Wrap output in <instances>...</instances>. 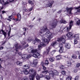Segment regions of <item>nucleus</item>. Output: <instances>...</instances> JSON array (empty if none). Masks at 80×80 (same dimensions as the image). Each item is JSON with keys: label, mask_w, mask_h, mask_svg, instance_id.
<instances>
[{"label": "nucleus", "mask_w": 80, "mask_h": 80, "mask_svg": "<svg viewBox=\"0 0 80 80\" xmlns=\"http://www.w3.org/2000/svg\"><path fill=\"white\" fill-rule=\"evenodd\" d=\"M32 9H33V8H30L29 9V11L30 12L31 11H32Z\"/></svg>", "instance_id": "obj_61"}, {"label": "nucleus", "mask_w": 80, "mask_h": 80, "mask_svg": "<svg viewBox=\"0 0 80 80\" xmlns=\"http://www.w3.org/2000/svg\"><path fill=\"white\" fill-rule=\"evenodd\" d=\"M45 63L46 65H48V64H49V62H48V61L47 60H46L45 61Z\"/></svg>", "instance_id": "obj_41"}, {"label": "nucleus", "mask_w": 80, "mask_h": 80, "mask_svg": "<svg viewBox=\"0 0 80 80\" xmlns=\"http://www.w3.org/2000/svg\"><path fill=\"white\" fill-rule=\"evenodd\" d=\"M18 19H16V21H17L18 20H20L21 19V15L20 14H18Z\"/></svg>", "instance_id": "obj_16"}, {"label": "nucleus", "mask_w": 80, "mask_h": 80, "mask_svg": "<svg viewBox=\"0 0 80 80\" xmlns=\"http://www.w3.org/2000/svg\"><path fill=\"white\" fill-rule=\"evenodd\" d=\"M66 9L67 10L68 12H69V14H72V10H73V8H67Z\"/></svg>", "instance_id": "obj_8"}, {"label": "nucleus", "mask_w": 80, "mask_h": 80, "mask_svg": "<svg viewBox=\"0 0 80 80\" xmlns=\"http://www.w3.org/2000/svg\"><path fill=\"white\" fill-rule=\"evenodd\" d=\"M39 33L43 35V36L41 35L42 37V42L45 44H48L49 42L47 39L45 38L44 35H45L46 37L49 40L52 39L53 37L52 34L48 31V30L46 26H44L40 30Z\"/></svg>", "instance_id": "obj_1"}, {"label": "nucleus", "mask_w": 80, "mask_h": 80, "mask_svg": "<svg viewBox=\"0 0 80 80\" xmlns=\"http://www.w3.org/2000/svg\"><path fill=\"white\" fill-rule=\"evenodd\" d=\"M25 75H28L29 73V72L26 70H25L23 71Z\"/></svg>", "instance_id": "obj_24"}, {"label": "nucleus", "mask_w": 80, "mask_h": 80, "mask_svg": "<svg viewBox=\"0 0 80 80\" xmlns=\"http://www.w3.org/2000/svg\"><path fill=\"white\" fill-rule=\"evenodd\" d=\"M54 2V1H52L51 2V3H49V4H48V7H50V8H51L52 7V4Z\"/></svg>", "instance_id": "obj_20"}, {"label": "nucleus", "mask_w": 80, "mask_h": 80, "mask_svg": "<svg viewBox=\"0 0 80 80\" xmlns=\"http://www.w3.org/2000/svg\"><path fill=\"white\" fill-rule=\"evenodd\" d=\"M48 73L49 75H51V76H52V77H54V72H53V71H50Z\"/></svg>", "instance_id": "obj_11"}, {"label": "nucleus", "mask_w": 80, "mask_h": 80, "mask_svg": "<svg viewBox=\"0 0 80 80\" xmlns=\"http://www.w3.org/2000/svg\"><path fill=\"white\" fill-rule=\"evenodd\" d=\"M43 65H44V63H43V62H42L41 63V66H42V67H43V66H44Z\"/></svg>", "instance_id": "obj_51"}, {"label": "nucleus", "mask_w": 80, "mask_h": 80, "mask_svg": "<svg viewBox=\"0 0 80 80\" xmlns=\"http://www.w3.org/2000/svg\"><path fill=\"white\" fill-rule=\"evenodd\" d=\"M15 70L16 72H18V71H20V68H16Z\"/></svg>", "instance_id": "obj_37"}, {"label": "nucleus", "mask_w": 80, "mask_h": 80, "mask_svg": "<svg viewBox=\"0 0 80 80\" xmlns=\"http://www.w3.org/2000/svg\"><path fill=\"white\" fill-rule=\"evenodd\" d=\"M8 18L10 19H12V16H9Z\"/></svg>", "instance_id": "obj_56"}, {"label": "nucleus", "mask_w": 80, "mask_h": 80, "mask_svg": "<svg viewBox=\"0 0 80 80\" xmlns=\"http://www.w3.org/2000/svg\"><path fill=\"white\" fill-rule=\"evenodd\" d=\"M78 43V41H77V40L76 39H75L74 40V44L75 45V44H77Z\"/></svg>", "instance_id": "obj_36"}, {"label": "nucleus", "mask_w": 80, "mask_h": 80, "mask_svg": "<svg viewBox=\"0 0 80 80\" xmlns=\"http://www.w3.org/2000/svg\"><path fill=\"white\" fill-rule=\"evenodd\" d=\"M63 50H64L63 48H60V49L59 50V52L60 53H62V52H63Z\"/></svg>", "instance_id": "obj_26"}, {"label": "nucleus", "mask_w": 80, "mask_h": 80, "mask_svg": "<svg viewBox=\"0 0 80 80\" xmlns=\"http://www.w3.org/2000/svg\"><path fill=\"white\" fill-rule=\"evenodd\" d=\"M76 67H77L78 68L80 66V63H78L76 64Z\"/></svg>", "instance_id": "obj_43"}, {"label": "nucleus", "mask_w": 80, "mask_h": 80, "mask_svg": "<svg viewBox=\"0 0 80 80\" xmlns=\"http://www.w3.org/2000/svg\"><path fill=\"white\" fill-rule=\"evenodd\" d=\"M45 78L47 80H49L50 79V77L48 76H45Z\"/></svg>", "instance_id": "obj_25"}, {"label": "nucleus", "mask_w": 80, "mask_h": 80, "mask_svg": "<svg viewBox=\"0 0 80 80\" xmlns=\"http://www.w3.org/2000/svg\"><path fill=\"white\" fill-rule=\"evenodd\" d=\"M1 31L3 33V35H4L5 37L7 35V32H5V31L2 29H1Z\"/></svg>", "instance_id": "obj_22"}, {"label": "nucleus", "mask_w": 80, "mask_h": 80, "mask_svg": "<svg viewBox=\"0 0 80 80\" xmlns=\"http://www.w3.org/2000/svg\"><path fill=\"white\" fill-rule=\"evenodd\" d=\"M65 38H66V36H63L61 38L58 39L57 41L58 42H62L63 43H65Z\"/></svg>", "instance_id": "obj_6"}, {"label": "nucleus", "mask_w": 80, "mask_h": 80, "mask_svg": "<svg viewBox=\"0 0 80 80\" xmlns=\"http://www.w3.org/2000/svg\"><path fill=\"white\" fill-rule=\"evenodd\" d=\"M32 40H33V39H32V38H29L26 40V41L28 42V43H30V42H31V41H32Z\"/></svg>", "instance_id": "obj_21"}, {"label": "nucleus", "mask_w": 80, "mask_h": 80, "mask_svg": "<svg viewBox=\"0 0 80 80\" xmlns=\"http://www.w3.org/2000/svg\"><path fill=\"white\" fill-rule=\"evenodd\" d=\"M17 64L18 65H19V66H22V62H20L19 61H18L17 62Z\"/></svg>", "instance_id": "obj_23"}, {"label": "nucleus", "mask_w": 80, "mask_h": 80, "mask_svg": "<svg viewBox=\"0 0 80 80\" xmlns=\"http://www.w3.org/2000/svg\"><path fill=\"white\" fill-rule=\"evenodd\" d=\"M69 26L68 27H66L64 28L62 30V31H67L68 32L70 31V30L72 28V27L73 25V21H71L69 22Z\"/></svg>", "instance_id": "obj_4"}, {"label": "nucleus", "mask_w": 80, "mask_h": 80, "mask_svg": "<svg viewBox=\"0 0 80 80\" xmlns=\"http://www.w3.org/2000/svg\"><path fill=\"white\" fill-rule=\"evenodd\" d=\"M61 55H58L56 57V60H60V59L62 58L61 57Z\"/></svg>", "instance_id": "obj_13"}, {"label": "nucleus", "mask_w": 80, "mask_h": 80, "mask_svg": "<svg viewBox=\"0 0 80 80\" xmlns=\"http://www.w3.org/2000/svg\"><path fill=\"white\" fill-rule=\"evenodd\" d=\"M53 72L54 73V77H55V75H58V72L56 70H54Z\"/></svg>", "instance_id": "obj_15"}, {"label": "nucleus", "mask_w": 80, "mask_h": 80, "mask_svg": "<svg viewBox=\"0 0 80 80\" xmlns=\"http://www.w3.org/2000/svg\"><path fill=\"white\" fill-rule=\"evenodd\" d=\"M32 43H33V44H35L36 42L35 41H33Z\"/></svg>", "instance_id": "obj_64"}, {"label": "nucleus", "mask_w": 80, "mask_h": 80, "mask_svg": "<svg viewBox=\"0 0 80 80\" xmlns=\"http://www.w3.org/2000/svg\"><path fill=\"white\" fill-rule=\"evenodd\" d=\"M32 56V55L30 54L28 55L27 54H23L22 56V58L23 59H26V58H28L30 57H31Z\"/></svg>", "instance_id": "obj_7"}, {"label": "nucleus", "mask_w": 80, "mask_h": 80, "mask_svg": "<svg viewBox=\"0 0 80 80\" xmlns=\"http://www.w3.org/2000/svg\"><path fill=\"white\" fill-rule=\"evenodd\" d=\"M3 78L2 76H1V77L0 78V80H3Z\"/></svg>", "instance_id": "obj_58"}, {"label": "nucleus", "mask_w": 80, "mask_h": 80, "mask_svg": "<svg viewBox=\"0 0 80 80\" xmlns=\"http://www.w3.org/2000/svg\"><path fill=\"white\" fill-rule=\"evenodd\" d=\"M79 78V76H77L75 77V78H74V80H78Z\"/></svg>", "instance_id": "obj_39"}, {"label": "nucleus", "mask_w": 80, "mask_h": 80, "mask_svg": "<svg viewBox=\"0 0 80 80\" xmlns=\"http://www.w3.org/2000/svg\"><path fill=\"white\" fill-rule=\"evenodd\" d=\"M55 52H56V50H54L52 51L51 52V55H53V54L54 53H55Z\"/></svg>", "instance_id": "obj_40"}, {"label": "nucleus", "mask_w": 80, "mask_h": 80, "mask_svg": "<svg viewBox=\"0 0 80 80\" xmlns=\"http://www.w3.org/2000/svg\"><path fill=\"white\" fill-rule=\"evenodd\" d=\"M3 2H4L6 4H8L9 3V2L7 1H6V2H5V1H4V0H3Z\"/></svg>", "instance_id": "obj_55"}, {"label": "nucleus", "mask_w": 80, "mask_h": 80, "mask_svg": "<svg viewBox=\"0 0 80 80\" xmlns=\"http://www.w3.org/2000/svg\"><path fill=\"white\" fill-rule=\"evenodd\" d=\"M72 33L70 32L68 33V34H67L66 35V36L69 38H70L72 37Z\"/></svg>", "instance_id": "obj_10"}, {"label": "nucleus", "mask_w": 80, "mask_h": 80, "mask_svg": "<svg viewBox=\"0 0 80 80\" xmlns=\"http://www.w3.org/2000/svg\"><path fill=\"white\" fill-rule=\"evenodd\" d=\"M40 76H38V75H37L36 77L37 80H40Z\"/></svg>", "instance_id": "obj_34"}, {"label": "nucleus", "mask_w": 80, "mask_h": 80, "mask_svg": "<svg viewBox=\"0 0 80 80\" xmlns=\"http://www.w3.org/2000/svg\"><path fill=\"white\" fill-rule=\"evenodd\" d=\"M60 68H61V69H64V68H65V67L64 66L62 65L60 66Z\"/></svg>", "instance_id": "obj_45"}, {"label": "nucleus", "mask_w": 80, "mask_h": 80, "mask_svg": "<svg viewBox=\"0 0 80 80\" xmlns=\"http://www.w3.org/2000/svg\"><path fill=\"white\" fill-rule=\"evenodd\" d=\"M48 73V70L44 71L42 72V73L43 74H47Z\"/></svg>", "instance_id": "obj_29"}, {"label": "nucleus", "mask_w": 80, "mask_h": 80, "mask_svg": "<svg viewBox=\"0 0 80 80\" xmlns=\"http://www.w3.org/2000/svg\"><path fill=\"white\" fill-rule=\"evenodd\" d=\"M60 22L61 23H64V24H65L66 23H67V22H66V21L63 19H61V20L60 21Z\"/></svg>", "instance_id": "obj_28"}, {"label": "nucleus", "mask_w": 80, "mask_h": 80, "mask_svg": "<svg viewBox=\"0 0 80 80\" xmlns=\"http://www.w3.org/2000/svg\"><path fill=\"white\" fill-rule=\"evenodd\" d=\"M33 67H35V66H36V65H35V64H33V63L32 64V65L31 66Z\"/></svg>", "instance_id": "obj_63"}, {"label": "nucleus", "mask_w": 80, "mask_h": 80, "mask_svg": "<svg viewBox=\"0 0 80 80\" xmlns=\"http://www.w3.org/2000/svg\"><path fill=\"white\" fill-rule=\"evenodd\" d=\"M58 43L57 42V41H54L51 44V46H52V47H55V45H57Z\"/></svg>", "instance_id": "obj_14"}, {"label": "nucleus", "mask_w": 80, "mask_h": 80, "mask_svg": "<svg viewBox=\"0 0 80 80\" xmlns=\"http://www.w3.org/2000/svg\"><path fill=\"white\" fill-rule=\"evenodd\" d=\"M79 37V36L78 34H76L74 36V38H75V39H78Z\"/></svg>", "instance_id": "obj_30"}, {"label": "nucleus", "mask_w": 80, "mask_h": 80, "mask_svg": "<svg viewBox=\"0 0 80 80\" xmlns=\"http://www.w3.org/2000/svg\"><path fill=\"white\" fill-rule=\"evenodd\" d=\"M62 75H65V71H62Z\"/></svg>", "instance_id": "obj_46"}, {"label": "nucleus", "mask_w": 80, "mask_h": 80, "mask_svg": "<svg viewBox=\"0 0 80 80\" xmlns=\"http://www.w3.org/2000/svg\"><path fill=\"white\" fill-rule=\"evenodd\" d=\"M49 60L50 61V62H54L55 60V58L53 57L51 58H49Z\"/></svg>", "instance_id": "obj_27"}, {"label": "nucleus", "mask_w": 80, "mask_h": 80, "mask_svg": "<svg viewBox=\"0 0 80 80\" xmlns=\"http://www.w3.org/2000/svg\"><path fill=\"white\" fill-rule=\"evenodd\" d=\"M11 32L10 31V30L9 31L8 33V37H10V33H11Z\"/></svg>", "instance_id": "obj_54"}, {"label": "nucleus", "mask_w": 80, "mask_h": 80, "mask_svg": "<svg viewBox=\"0 0 80 80\" xmlns=\"http://www.w3.org/2000/svg\"><path fill=\"white\" fill-rule=\"evenodd\" d=\"M39 77L40 78H43V75L42 74H40Z\"/></svg>", "instance_id": "obj_49"}, {"label": "nucleus", "mask_w": 80, "mask_h": 80, "mask_svg": "<svg viewBox=\"0 0 80 80\" xmlns=\"http://www.w3.org/2000/svg\"><path fill=\"white\" fill-rule=\"evenodd\" d=\"M57 23H58V21L55 20L53 21L52 24H50V25H51L52 28H54L56 27L57 25Z\"/></svg>", "instance_id": "obj_5"}, {"label": "nucleus", "mask_w": 80, "mask_h": 80, "mask_svg": "<svg viewBox=\"0 0 80 80\" xmlns=\"http://www.w3.org/2000/svg\"><path fill=\"white\" fill-rule=\"evenodd\" d=\"M15 46L16 48V51L17 52H18V48H20V47H18V44L17 43L15 44Z\"/></svg>", "instance_id": "obj_12"}, {"label": "nucleus", "mask_w": 80, "mask_h": 80, "mask_svg": "<svg viewBox=\"0 0 80 80\" xmlns=\"http://www.w3.org/2000/svg\"><path fill=\"white\" fill-rule=\"evenodd\" d=\"M3 47H2L0 48V50H3Z\"/></svg>", "instance_id": "obj_60"}, {"label": "nucleus", "mask_w": 80, "mask_h": 80, "mask_svg": "<svg viewBox=\"0 0 80 80\" xmlns=\"http://www.w3.org/2000/svg\"><path fill=\"white\" fill-rule=\"evenodd\" d=\"M71 46L70 44L68 43H67L65 45V47L67 48H70Z\"/></svg>", "instance_id": "obj_19"}, {"label": "nucleus", "mask_w": 80, "mask_h": 80, "mask_svg": "<svg viewBox=\"0 0 80 80\" xmlns=\"http://www.w3.org/2000/svg\"><path fill=\"white\" fill-rule=\"evenodd\" d=\"M47 53H48L50 50V47H49L48 48H47Z\"/></svg>", "instance_id": "obj_32"}, {"label": "nucleus", "mask_w": 80, "mask_h": 80, "mask_svg": "<svg viewBox=\"0 0 80 80\" xmlns=\"http://www.w3.org/2000/svg\"><path fill=\"white\" fill-rule=\"evenodd\" d=\"M28 2H29V3H30V4H31V5H32V4L33 3L32 1L30 0H29L28 1Z\"/></svg>", "instance_id": "obj_47"}, {"label": "nucleus", "mask_w": 80, "mask_h": 80, "mask_svg": "<svg viewBox=\"0 0 80 80\" xmlns=\"http://www.w3.org/2000/svg\"><path fill=\"white\" fill-rule=\"evenodd\" d=\"M0 18H1V19L2 20H3L4 19L3 18V16H2V14H0Z\"/></svg>", "instance_id": "obj_42"}, {"label": "nucleus", "mask_w": 80, "mask_h": 80, "mask_svg": "<svg viewBox=\"0 0 80 80\" xmlns=\"http://www.w3.org/2000/svg\"><path fill=\"white\" fill-rule=\"evenodd\" d=\"M33 67H35V66H36V65H35V64H33V63L32 64V65L31 66Z\"/></svg>", "instance_id": "obj_62"}, {"label": "nucleus", "mask_w": 80, "mask_h": 80, "mask_svg": "<svg viewBox=\"0 0 80 80\" xmlns=\"http://www.w3.org/2000/svg\"><path fill=\"white\" fill-rule=\"evenodd\" d=\"M23 68L24 69L27 70V69H28V68H30V65H29L28 64H26L24 65L23 66Z\"/></svg>", "instance_id": "obj_9"}, {"label": "nucleus", "mask_w": 80, "mask_h": 80, "mask_svg": "<svg viewBox=\"0 0 80 80\" xmlns=\"http://www.w3.org/2000/svg\"><path fill=\"white\" fill-rule=\"evenodd\" d=\"M29 73L31 74L29 76V78L30 80H34V77H35L37 74V71L35 69L31 68L29 70ZM19 80H29L28 78L27 77H24L22 79L21 78L19 79Z\"/></svg>", "instance_id": "obj_3"}, {"label": "nucleus", "mask_w": 80, "mask_h": 80, "mask_svg": "<svg viewBox=\"0 0 80 80\" xmlns=\"http://www.w3.org/2000/svg\"><path fill=\"white\" fill-rule=\"evenodd\" d=\"M72 58H73L75 59L77 58V56H76L75 55L73 54L72 55Z\"/></svg>", "instance_id": "obj_33"}, {"label": "nucleus", "mask_w": 80, "mask_h": 80, "mask_svg": "<svg viewBox=\"0 0 80 80\" xmlns=\"http://www.w3.org/2000/svg\"><path fill=\"white\" fill-rule=\"evenodd\" d=\"M62 12V10H60L58 12V13H61Z\"/></svg>", "instance_id": "obj_57"}, {"label": "nucleus", "mask_w": 80, "mask_h": 80, "mask_svg": "<svg viewBox=\"0 0 80 80\" xmlns=\"http://www.w3.org/2000/svg\"><path fill=\"white\" fill-rule=\"evenodd\" d=\"M22 45H24L25 44H26V42H22Z\"/></svg>", "instance_id": "obj_48"}, {"label": "nucleus", "mask_w": 80, "mask_h": 80, "mask_svg": "<svg viewBox=\"0 0 80 80\" xmlns=\"http://www.w3.org/2000/svg\"><path fill=\"white\" fill-rule=\"evenodd\" d=\"M29 27H30V28H32L33 27V25H30L29 26Z\"/></svg>", "instance_id": "obj_59"}, {"label": "nucleus", "mask_w": 80, "mask_h": 80, "mask_svg": "<svg viewBox=\"0 0 80 80\" xmlns=\"http://www.w3.org/2000/svg\"><path fill=\"white\" fill-rule=\"evenodd\" d=\"M35 41H36L37 42H40V40L38 39L37 38H35Z\"/></svg>", "instance_id": "obj_44"}, {"label": "nucleus", "mask_w": 80, "mask_h": 80, "mask_svg": "<svg viewBox=\"0 0 80 80\" xmlns=\"http://www.w3.org/2000/svg\"><path fill=\"white\" fill-rule=\"evenodd\" d=\"M42 68H43V70H46V69H47V68H46V67H45V66H42Z\"/></svg>", "instance_id": "obj_50"}, {"label": "nucleus", "mask_w": 80, "mask_h": 80, "mask_svg": "<svg viewBox=\"0 0 80 80\" xmlns=\"http://www.w3.org/2000/svg\"><path fill=\"white\" fill-rule=\"evenodd\" d=\"M67 63L68 67H71L72 65V62L70 61H67Z\"/></svg>", "instance_id": "obj_18"}, {"label": "nucleus", "mask_w": 80, "mask_h": 80, "mask_svg": "<svg viewBox=\"0 0 80 80\" xmlns=\"http://www.w3.org/2000/svg\"><path fill=\"white\" fill-rule=\"evenodd\" d=\"M23 29L24 31H26V30H28V28H23Z\"/></svg>", "instance_id": "obj_52"}, {"label": "nucleus", "mask_w": 80, "mask_h": 80, "mask_svg": "<svg viewBox=\"0 0 80 80\" xmlns=\"http://www.w3.org/2000/svg\"><path fill=\"white\" fill-rule=\"evenodd\" d=\"M72 77L70 76H68L67 78H66V80H71Z\"/></svg>", "instance_id": "obj_31"}, {"label": "nucleus", "mask_w": 80, "mask_h": 80, "mask_svg": "<svg viewBox=\"0 0 80 80\" xmlns=\"http://www.w3.org/2000/svg\"><path fill=\"white\" fill-rule=\"evenodd\" d=\"M42 46L45 47V46H46V45L43 42H41L40 43V45H38V50H33V48H29L28 49V53H37V54H33V56L35 58H38V56H40V53H39L40 52V50L42 48Z\"/></svg>", "instance_id": "obj_2"}, {"label": "nucleus", "mask_w": 80, "mask_h": 80, "mask_svg": "<svg viewBox=\"0 0 80 80\" xmlns=\"http://www.w3.org/2000/svg\"><path fill=\"white\" fill-rule=\"evenodd\" d=\"M78 71V70L77 69H76L73 71V72L74 73H77Z\"/></svg>", "instance_id": "obj_53"}, {"label": "nucleus", "mask_w": 80, "mask_h": 80, "mask_svg": "<svg viewBox=\"0 0 80 80\" xmlns=\"http://www.w3.org/2000/svg\"><path fill=\"white\" fill-rule=\"evenodd\" d=\"M77 24L78 25H80V20L77 21Z\"/></svg>", "instance_id": "obj_38"}, {"label": "nucleus", "mask_w": 80, "mask_h": 80, "mask_svg": "<svg viewBox=\"0 0 80 80\" xmlns=\"http://www.w3.org/2000/svg\"><path fill=\"white\" fill-rule=\"evenodd\" d=\"M33 65H35L36 66L37 65V63H38V60L37 59H35L33 60Z\"/></svg>", "instance_id": "obj_17"}, {"label": "nucleus", "mask_w": 80, "mask_h": 80, "mask_svg": "<svg viewBox=\"0 0 80 80\" xmlns=\"http://www.w3.org/2000/svg\"><path fill=\"white\" fill-rule=\"evenodd\" d=\"M59 47H60V48H63V44H62V43H59Z\"/></svg>", "instance_id": "obj_35"}]
</instances>
